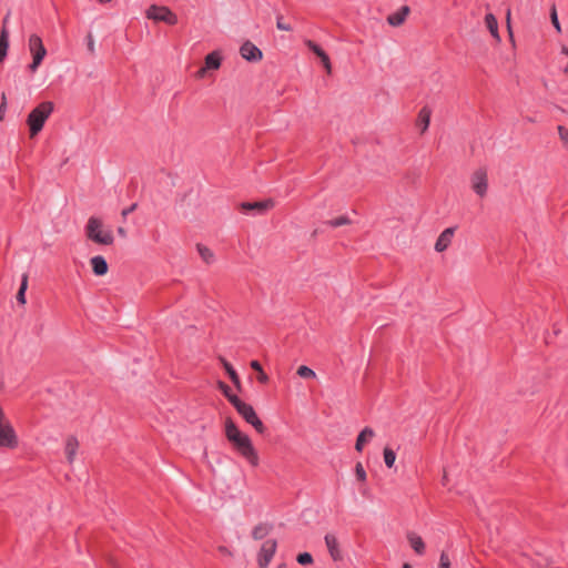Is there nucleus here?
Here are the masks:
<instances>
[{
    "label": "nucleus",
    "mask_w": 568,
    "mask_h": 568,
    "mask_svg": "<svg viewBox=\"0 0 568 568\" xmlns=\"http://www.w3.org/2000/svg\"><path fill=\"white\" fill-rule=\"evenodd\" d=\"M349 223H351V221L346 216H339V217L334 219V220L328 222V224L332 225L333 227H338V226H342V225H347Z\"/></svg>",
    "instance_id": "31"
},
{
    "label": "nucleus",
    "mask_w": 568,
    "mask_h": 568,
    "mask_svg": "<svg viewBox=\"0 0 568 568\" xmlns=\"http://www.w3.org/2000/svg\"><path fill=\"white\" fill-rule=\"evenodd\" d=\"M550 20H551V23H552L554 28L556 29V31L561 32V26L558 20V14H557V10H556L555 6H552L550 9Z\"/></svg>",
    "instance_id": "30"
},
{
    "label": "nucleus",
    "mask_w": 568,
    "mask_h": 568,
    "mask_svg": "<svg viewBox=\"0 0 568 568\" xmlns=\"http://www.w3.org/2000/svg\"><path fill=\"white\" fill-rule=\"evenodd\" d=\"M136 204H132L131 206L124 209L121 213L122 217L125 219L130 213H132L136 209Z\"/></svg>",
    "instance_id": "40"
},
{
    "label": "nucleus",
    "mask_w": 568,
    "mask_h": 568,
    "mask_svg": "<svg viewBox=\"0 0 568 568\" xmlns=\"http://www.w3.org/2000/svg\"><path fill=\"white\" fill-rule=\"evenodd\" d=\"M220 386H221V388H222V390H223V392L229 390V387H227V386H225L223 383H220Z\"/></svg>",
    "instance_id": "46"
},
{
    "label": "nucleus",
    "mask_w": 568,
    "mask_h": 568,
    "mask_svg": "<svg viewBox=\"0 0 568 568\" xmlns=\"http://www.w3.org/2000/svg\"><path fill=\"white\" fill-rule=\"evenodd\" d=\"M87 40H88V43H87L88 50L91 54H93L95 51V42H94L93 36L88 34Z\"/></svg>",
    "instance_id": "38"
},
{
    "label": "nucleus",
    "mask_w": 568,
    "mask_h": 568,
    "mask_svg": "<svg viewBox=\"0 0 568 568\" xmlns=\"http://www.w3.org/2000/svg\"><path fill=\"white\" fill-rule=\"evenodd\" d=\"M118 233H119V235H120V236H122V237H125V236H126V231H125V229H124V227H122V226L118 227Z\"/></svg>",
    "instance_id": "45"
},
{
    "label": "nucleus",
    "mask_w": 568,
    "mask_h": 568,
    "mask_svg": "<svg viewBox=\"0 0 568 568\" xmlns=\"http://www.w3.org/2000/svg\"><path fill=\"white\" fill-rule=\"evenodd\" d=\"M296 373L300 377L305 378V379H316L317 378L316 373L313 369H311L310 367L304 366V365L300 366L297 368Z\"/></svg>",
    "instance_id": "28"
},
{
    "label": "nucleus",
    "mask_w": 568,
    "mask_h": 568,
    "mask_svg": "<svg viewBox=\"0 0 568 568\" xmlns=\"http://www.w3.org/2000/svg\"><path fill=\"white\" fill-rule=\"evenodd\" d=\"M251 367H252V369L255 371V373L263 371L261 364L257 361H252Z\"/></svg>",
    "instance_id": "43"
},
{
    "label": "nucleus",
    "mask_w": 568,
    "mask_h": 568,
    "mask_svg": "<svg viewBox=\"0 0 568 568\" xmlns=\"http://www.w3.org/2000/svg\"><path fill=\"white\" fill-rule=\"evenodd\" d=\"M274 206L272 200L261 202H244L241 204V210L245 213L254 212L255 214H264L266 211Z\"/></svg>",
    "instance_id": "12"
},
{
    "label": "nucleus",
    "mask_w": 568,
    "mask_h": 568,
    "mask_svg": "<svg viewBox=\"0 0 568 568\" xmlns=\"http://www.w3.org/2000/svg\"><path fill=\"white\" fill-rule=\"evenodd\" d=\"M255 378L262 386H265L268 382V376L264 371L257 372Z\"/></svg>",
    "instance_id": "36"
},
{
    "label": "nucleus",
    "mask_w": 568,
    "mask_h": 568,
    "mask_svg": "<svg viewBox=\"0 0 568 568\" xmlns=\"http://www.w3.org/2000/svg\"><path fill=\"white\" fill-rule=\"evenodd\" d=\"M225 436L233 445L234 449L245 458L251 466L256 467L258 465V455L250 437L243 434L230 418L225 422Z\"/></svg>",
    "instance_id": "1"
},
{
    "label": "nucleus",
    "mask_w": 568,
    "mask_h": 568,
    "mask_svg": "<svg viewBox=\"0 0 568 568\" xmlns=\"http://www.w3.org/2000/svg\"><path fill=\"white\" fill-rule=\"evenodd\" d=\"M454 234H455V227L445 229L436 240V243L434 246L435 251L438 253L446 251L448 248V246L452 244Z\"/></svg>",
    "instance_id": "13"
},
{
    "label": "nucleus",
    "mask_w": 568,
    "mask_h": 568,
    "mask_svg": "<svg viewBox=\"0 0 568 568\" xmlns=\"http://www.w3.org/2000/svg\"><path fill=\"white\" fill-rule=\"evenodd\" d=\"M268 534V528L264 525L256 526L252 531V537L256 540L263 539Z\"/></svg>",
    "instance_id": "29"
},
{
    "label": "nucleus",
    "mask_w": 568,
    "mask_h": 568,
    "mask_svg": "<svg viewBox=\"0 0 568 568\" xmlns=\"http://www.w3.org/2000/svg\"><path fill=\"white\" fill-rule=\"evenodd\" d=\"M305 45L321 60L327 74H332V63L327 53L314 41L305 40Z\"/></svg>",
    "instance_id": "11"
},
{
    "label": "nucleus",
    "mask_w": 568,
    "mask_h": 568,
    "mask_svg": "<svg viewBox=\"0 0 568 568\" xmlns=\"http://www.w3.org/2000/svg\"><path fill=\"white\" fill-rule=\"evenodd\" d=\"M232 405L236 408L239 414L251 424L258 434H263L265 432V426L262 420L257 417L254 408L240 399L236 393H224Z\"/></svg>",
    "instance_id": "4"
},
{
    "label": "nucleus",
    "mask_w": 568,
    "mask_h": 568,
    "mask_svg": "<svg viewBox=\"0 0 568 568\" xmlns=\"http://www.w3.org/2000/svg\"><path fill=\"white\" fill-rule=\"evenodd\" d=\"M9 48V33L6 27L2 28L0 32V64L3 62V60L7 57Z\"/></svg>",
    "instance_id": "24"
},
{
    "label": "nucleus",
    "mask_w": 568,
    "mask_h": 568,
    "mask_svg": "<svg viewBox=\"0 0 568 568\" xmlns=\"http://www.w3.org/2000/svg\"><path fill=\"white\" fill-rule=\"evenodd\" d=\"M410 13L408 6H403L398 11L390 13L387 17V22L392 27H400Z\"/></svg>",
    "instance_id": "15"
},
{
    "label": "nucleus",
    "mask_w": 568,
    "mask_h": 568,
    "mask_svg": "<svg viewBox=\"0 0 568 568\" xmlns=\"http://www.w3.org/2000/svg\"><path fill=\"white\" fill-rule=\"evenodd\" d=\"M29 51L32 55V62L29 64L30 72L34 73L41 65L47 55V49L42 39L38 34H31L28 40Z\"/></svg>",
    "instance_id": "5"
},
{
    "label": "nucleus",
    "mask_w": 568,
    "mask_h": 568,
    "mask_svg": "<svg viewBox=\"0 0 568 568\" xmlns=\"http://www.w3.org/2000/svg\"><path fill=\"white\" fill-rule=\"evenodd\" d=\"M222 63L221 52L215 50L209 53L204 59L205 69L210 70H219Z\"/></svg>",
    "instance_id": "17"
},
{
    "label": "nucleus",
    "mask_w": 568,
    "mask_h": 568,
    "mask_svg": "<svg viewBox=\"0 0 568 568\" xmlns=\"http://www.w3.org/2000/svg\"><path fill=\"white\" fill-rule=\"evenodd\" d=\"M217 549L222 555L233 556L232 551L225 546H220Z\"/></svg>",
    "instance_id": "44"
},
{
    "label": "nucleus",
    "mask_w": 568,
    "mask_h": 568,
    "mask_svg": "<svg viewBox=\"0 0 568 568\" xmlns=\"http://www.w3.org/2000/svg\"><path fill=\"white\" fill-rule=\"evenodd\" d=\"M439 567L440 568H449L450 567V560H449V557L446 552H442L440 554V558H439Z\"/></svg>",
    "instance_id": "37"
},
{
    "label": "nucleus",
    "mask_w": 568,
    "mask_h": 568,
    "mask_svg": "<svg viewBox=\"0 0 568 568\" xmlns=\"http://www.w3.org/2000/svg\"><path fill=\"white\" fill-rule=\"evenodd\" d=\"M355 475L359 481L366 480V471L361 463H357L355 466Z\"/></svg>",
    "instance_id": "33"
},
{
    "label": "nucleus",
    "mask_w": 568,
    "mask_h": 568,
    "mask_svg": "<svg viewBox=\"0 0 568 568\" xmlns=\"http://www.w3.org/2000/svg\"><path fill=\"white\" fill-rule=\"evenodd\" d=\"M276 27L281 31H292V27L284 22L282 16L277 17V19H276Z\"/></svg>",
    "instance_id": "35"
},
{
    "label": "nucleus",
    "mask_w": 568,
    "mask_h": 568,
    "mask_svg": "<svg viewBox=\"0 0 568 568\" xmlns=\"http://www.w3.org/2000/svg\"><path fill=\"white\" fill-rule=\"evenodd\" d=\"M383 455H384V463H385V465L388 468H392L394 466V464H395V460H396L395 452L392 448H389V447H385L384 452H383Z\"/></svg>",
    "instance_id": "27"
},
{
    "label": "nucleus",
    "mask_w": 568,
    "mask_h": 568,
    "mask_svg": "<svg viewBox=\"0 0 568 568\" xmlns=\"http://www.w3.org/2000/svg\"><path fill=\"white\" fill-rule=\"evenodd\" d=\"M145 16L148 19L164 22L170 26H174L178 23V16L168 7L152 4L145 11Z\"/></svg>",
    "instance_id": "6"
},
{
    "label": "nucleus",
    "mask_w": 568,
    "mask_h": 568,
    "mask_svg": "<svg viewBox=\"0 0 568 568\" xmlns=\"http://www.w3.org/2000/svg\"><path fill=\"white\" fill-rule=\"evenodd\" d=\"M470 186L479 197L486 196L488 191V175L485 169L480 168L473 172Z\"/></svg>",
    "instance_id": "8"
},
{
    "label": "nucleus",
    "mask_w": 568,
    "mask_h": 568,
    "mask_svg": "<svg viewBox=\"0 0 568 568\" xmlns=\"http://www.w3.org/2000/svg\"><path fill=\"white\" fill-rule=\"evenodd\" d=\"M90 264L92 266V271L98 276H103L108 273V263L103 256H93L90 260Z\"/></svg>",
    "instance_id": "16"
},
{
    "label": "nucleus",
    "mask_w": 568,
    "mask_h": 568,
    "mask_svg": "<svg viewBox=\"0 0 568 568\" xmlns=\"http://www.w3.org/2000/svg\"><path fill=\"white\" fill-rule=\"evenodd\" d=\"M54 110V103L51 101H43L30 111L27 116V125L29 128V136H37L43 129L47 120L50 118Z\"/></svg>",
    "instance_id": "2"
},
{
    "label": "nucleus",
    "mask_w": 568,
    "mask_h": 568,
    "mask_svg": "<svg viewBox=\"0 0 568 568\" xmlns=\"http://www.w3.org/2000/svg\"><path fill=\"white\" fill-rule=\"evenodd\" d=\"M277 548L275 539H267L262 544L257 562L260 568H267Z\"/></svg>",
    "instance_id": "9"
},
{
    "label": "nucleus",
    "mask_w": 568,
    "mask_h": 568,
    "mask_svg": "<svg viewBox=\"0 0 568 568\" xmlns=\"http://www.w3.org/2000/svg\"><path fill=\"white\" fill-rule=\"evenodd\" d=\"M27 287H28V275L27 274H23L22 275V280H21V285H20V288L17 293V301L24 305L26 304V291H27Z\"/></svg>",
    "instance_id": "25"
},
{
    "label": "nucleus",
    "mask_w": 568,
    "mask_h": 568,
    "mask_svg": "<svg viewBox=\"0 0 568 568\" xmlns=\"http://www.w3.org/2000/svg\"><path fill=\"white\" fill-rule=\"evenodd\" d=\"M222 364H223L226 373L229 374L231 381L233 382L234 386L236 388H241V383H240L239 375L233 369V367L225 359H222Z\"/></svg>",
    "instance_id": "26"
},
{
    "label": "nucleus",
    "mask_w": 568,
    "mask_h": 568,
    "mask_svg": "<svg viewBox=\"0 0 568 568\" xmlns=\"http://www.w3.org/2000/svg\"><path fill=\"white\" fill-rule=\"evenodd\" d=\"M1 105H0V121L3 120V115H4V112H6V106H7V98H6V94L3 93L2 97H1Z\"/></svg>",
    "instance_id": "39"
},
{
    "label": "nucleus",
    "mask_w": 568,
    "mask_h": 568,
    "mask_svg": "<svg viewBox=\"0 0 568 568\" xmlns=\"http://www.w3.org/2000/svg\"><path fill=\"white\" fill-rule=\"evenodd\" d=\"M506 21H507L508 33H509L510 40H514V36H513V31H511V27H510V10H508L506 13Z\"/></svg>",
    "instance_id": "41"
},
{
    "label": "nucleus",
    "mask_w": 568,
    "mask_h": 568,
    "mask_svg": "<svg viewBox=\"0 0 568 568\" xmlns=\"http://www.w3.org/2000/svg\"><path fill=\"white\" fill-rule=\"evenodd\" d=\"M375 433L372 428L365 427L357 436L355 449L357 452H362L364 448V445L368 443L373 437Z\"/></svg>",
    "instance_id": "21"
},
{
    "label": "nucleus",
    "mask_w": 568,
    "mask_h": 568,
    "mask_svg": "<svg viewBox=\"0 0 568 568\" xmlns=\"http://www.w3.org/2000/svg\"><path fill=\"white\" fill-rule=\"evenodd\" d=\"M558 135H559L560 141L564 143V145L566 148H568V130L565 126L559 125L558 126Z\"/></svg>",
    "instance_id": "34"
},
{
    "label": "nucleus",
    "mask_w": 568,
    "mask_h": 568,
    "mask_svg": "<svg viewBox=\"0 0 568 568\" xmlns=\"http://www.w3.org/2000/svg\"><path fill=\"white\" fill-rule=\"evenodd\" d=\"M296 559L300 565H310L313 562V557L310 552H302Z\"/></svg>",
    "instance_id": "32"
},
{
    "label": "nucleus",
    "mask_w": 568,
    "mask_h": 568,
    "mask_svg": "<svg viewBox=\"0 0 568 568\" xmlns=\"http://www.w3.org/2000/svg\"><path fill=\"white\" fill-rule=\"evenodd\" d=\"M407 540H408L410 547L414 549V551L417 555H424V552H425V542H424V540L422 539L420 536H418L417 534L410 531V532L407 534Z\"/></svg>",
    "instance_id": "20"
},
{
    "label": "nucleus",
    "mask_w": 568,
    "mask_h": 568,
    "mask_svg": "<svg viewBox=\"0 0 568 568\" xmlns=\"http://www.w3.org/2000/svg\"><path fill=\"white\" fill-rule=\"evenodd\" d=\"M325 545L327 550L334 561H339L343 559L342 551L339 549V544L335 535L326 534L324 537Z\"/></svg>",
    "instance_id": "14"
},
{
    "label": "nucleus",
    "mask_w": 568,
    "mask_h": 568,
    "mask_svg": "<svg viewBox=\"0 0 568 568\" xmlns=\"http://www.w3.org/2000/svg\"><path fill=\"white\" fill-rule=\"evenodd\" d=\"M430 122V110L428 108H423L417 118V126L420 129L422 133H425L429 126Z\"/></svg>",
    "instance_id": "23"
},
{
    "label": "nucleus",
    "mask_w": 568,
    "mask_h": 568,
    "mask_svg": "<svg viewBox=\"0 0 568 568\" xmlns=\"http://www.w3.org/2000/svg\"><path fill=\"white\" fill-rule=\"evenodd\" d=\"M196 251L200 255V257L203 260L205 264H213L215 262V254L214 252L203 244H196Z\"/></svg>",
    "instance_id": "22"
},
{
    "label": "nucleus",
    "mask_w": 568,
    "mask_h": 568,
    "mask_svg": "<svg viewBox=\"0 0 568 568\" xmlns=\"http://www.w3.org/2000/svg\"><path fill=\"white\" fill-rule=\"evenodd\" d=\"M240 54L243 59L250 62L261 61L263 58L262 51L251 41H245L240 48Z\"/></svg>",
    "instance_id": "10"
},
{
    "label": "nucleus",
    "mask_w": 568,
    "mask_h": 568,
    "mask_svg": "<svg viewBox=\"0 0 568 568\" xmlns=\"http://www.w3.org/2000/svg\"><path fill=\"white\" fill-rule=\"evenodd\" d=\"M207 71L209 70L205 69V65H204V67H202L201 69L197 70L195 75H196L197 79H203V78L206 77Z\"/></svg>",
    "instance_id": "42"
},
{
    "label": "nucleus",
    "mask_w": 568,
    "mask_h": 568,
    "mask_svg": "<svg viewBox=\"0 0 568 568\" xmlns=\"http://www.w3.org/2000/svg\"><path fill=\"white\" fill-rule=\"evenodd\" d=\"M485 24L488 31L490 32L491 37L497 41L500 42V34L498 31V21L496 17L493 13H487L485 17Z\"/></svg>",
    "instance_id": "19"
},
{
    "label": "nucleus",
    "mask_w": 568,
    "mask_h": 568,
    "mask_svg": "<svg viewBox=\"0 0 568 568\" xmlns=\"http://www.w3.org/2000/svg\"><path fill=\"white\" fill-rule=\"evenodd\" d=\"M78 448H79L78 439L74 436H69L65 440L64 452H65L67 459L70 464L73 463L77 452H78Z\"/></svg>",
    "instance_id": "18"
},
{
    "label": "nucleus",
    "mask_w": 568,
    "mask_h": 568,
    "mask_svg": "<svg viewBox=\"0 0 568 568\" xmlns=\"http://www.w3.org/2000/svg\"><path fill=\"white\" fill-rule=\"evenodd\" d=\"M84 233L88 240L99 245H112L114 236L111 230L106 229L100 217L90 216Z\"/></svg>",
    "instance_id": "3"
},
{
    "label": "nucleus",
    "mask_w": 568,
    "mask_h": 568,
    "mask_svg": "<svg viewBox=\"0 0 568 568\" xmlns=\"http://www.w3.org/2000/svg\"><path fill=\"white\" fill-rule=\"evenodd\" d=\"M18 439L14 429L6 419L2 408L0 407V447L16 448Z\"/></svg>",
    "instance_id": "7"
},
{
    "label": "nucleus",
    "mask_w": 568,
    "mask_h": 568,
    "mask_svg": "<svg viewBox=\"0 0 568 568\" xmlns=\"http://www.w3.org/2000/svg\"><path fill=\"white\" fill-rule=\"evenodd\" d=\"M403 568H410L408 564H404Z\"/></svg>",
    "instance_id": "47"
}]
</instances>
